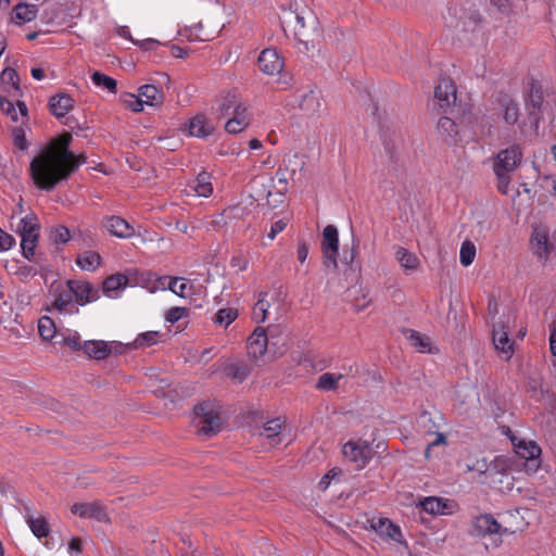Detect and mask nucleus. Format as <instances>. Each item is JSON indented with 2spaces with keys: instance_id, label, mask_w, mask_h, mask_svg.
<instances>
[{
  "instance_id": "obj_1",
  "label": "nucleus",
  "mask_w": 556,
  "mask_h": 556,
  "mask_svg": "<svg viewBox=\"0 0 556 556\" xmlns=\"http://www.w3.org/2000/svg\"><path fill=\"white\" fill-rule=\"evenodd\" d=\"M73 137L64 132L52 139L29 165V173L38 189L52 191L61 181L67 180L86 162L83 155L70 150Z\"/></svg>"
},
{
  "instance_id": "obj_2",
  "label": "nucleus",
  "mask_w": 556,
  "mask_h": 556,
  "mask_svg": "<svg viewBox=\"0 0 556 556\" xmlns=\"http://www.w3.org/2000/svg\"><path fill=\"white\" fill-rule=\"evenodd\" d=\"M523 101L530 127L538 135L545 115L556 108V87L531 77L526 85Z\"/></svg>"
},
{
  "instance_id": "obj_3",
  "label": "nucleus",
  "mask_w": 556,
  "mask_h": 556,
  "mask_svg": "<svg viewBox=\"0 0 556 556\" xmlns=\"http://www.w3.org/2000/svg\"><path fill=\"white\" fill-rule=\"evenodd\" d=\"M193 425L199 434L212 437L222 429L220 415L214 410L213 405L208 402L198 404L193 408Z\"/></svg>"
},
{
  "instance_id": "obj_4",
  "label": "nucleus",
  "mask_w": 556,
  "mask_h": 556,
  "mask_svg": "<svg viewBox=\"0 0 556 556\" xmlns=\"http://www.w3.org/2000/svg\"><path fill=\"white\" fill-rule=\"evenodd\" d=\"M40 226L35 215H26L17 225V233L21 237L22 253L28 261L35 260V248L39 239Z\"/></svg>"
},
{
  "instance_id": "obj_5",
  "label": "nucleus",
  "mask_w": 556,
  "mask_h": 556,
  "mask_svg": "<svg viewBox=\"0 0 556 556\" xmlns=\"http://www.w3.org/2000/svg\"><path fill=\"white\" fill-rule=\"evenodd\" d=\"M323 263L328 268L338 267L339 232L336 226L327 225L321 239Z\"/></svg>"
},
{
  "instance_id": "obj_6",
  "label": "nucleus",
  "mask_w": 556,
  "mask_h": 556,
  "mask_svg": "<svg viewBox=\"0 0 556 556\" xmlns=\"http://www.w3.org/2000/svg\"><path fill=\"white\" fill-rule=\"evenodd\" d=\"M342 453L358 470L365 468L372 457V450L366 441H348L342 447Z\"/></svg>"
},
{
  "instance_id": "obj_7",
  "label": "nucleus",
  "mask_w": 556,
  "mask_h": 556,
  "mask_svg": "<svg viewBox=\"0 0 556 556\" xmlns=\"http://www.w3.org/2000/svg\"><path fill=\"white\" fill-rule=\"evenodd\" d=\"M456 87L450 78H442L434 89V101L442 113H454Z\"/></svg>"
},
{
  "instance_id": "obj_8",
  "label": "nucleus",
  "mask_w": 556,
  "mask_h": 556,
  "mask_svg": "<svg viewBox=\"0 0 556 556\" xmlns=\"http://www.w3.org/2000/svg\"><path fill=\"white\" fill-rule=\"evenodd\" d=\"M522 161V150L519 144H513L501 150L493 164L494 172L511 173L519 167Z\"/></svg>"
},
{
  "instance_id": "obj_9",
  "label": "nucleus",
  "mask_w": 556,
  "mask_h": 556,
  "mask_svg": "<svg viewBox=\"0 0 556 556\" xmlns=\"http://www.w3.org/2000/svg\"><path fill=\"white\" fill-rule=\"evenodd\" d=\"M66 287L71 289L77 304L81 306L99 299V290L88 281L70 279L66 281Z\"/></svg>"
},
{
  "instance_id": "obj_10",
  "label": "nucleus",
  "mask_w": 556,
  "mask_h": 556,
  "mask_svg": "<svg viewBox=\"0 0 556 556\" xmlns=\"http://www.w3.org/2000/svg\"><path fill=\"white\" fill-rule=\"evenodd\" d=\"M71 511L80 518L96 519L99 522L110 520L105 507L100 502L75 503L71 507Z\"/></svg>"
},
{
  "instance_id": "obj_11",
  "label": "nucleus",
  "mask_w": 556,
  "mask_h": 556,
  "mask_svg": "<svg viewBox=\"0 0 556 556\" xmlns=\"http://www.w3.org/2000/svg\"><path fill=\"white\" fill-rule=\"evenodd\" d=\"M492 340L495 349L509 359L514 353V342L508 338V331L503 320L493 324Z\"/></svg>"
},
{
  "instance_id": "obj_12",
  "label": "nucleus",
  "mask_w": 556,
  "mask_h": 556,
  "mask_svg": "<svg viewBox=\"0 0 556 556\" xmlns=\"http://www.w3.org/2000/svg\"><path fill=\"white\" fill-rule=\"evenodd\" d=\"M285 428V420L279 417L274 418L265 422L258 435L264 438L269 446L274 447L282 442Z\"/></svg>"
},
{
  "instance_id": "obj_13",
  "label": "nucleus",
  "mask_w": 556,
  "mask_h": 556,
  "mask_svg": "<svg viewBox=\"0 0 556 556\" xmlns=\"http://www.w3.org/2000/svg\"><path fill=\"white\" fill-rule=\"evenodd\" d=\"M370 528L383 540L402 543L401 528L388 518L381 517L378 520H372Z\"/></svg>"
},
{
  "instance_id": "obj_14",
  "label": "nucleus",
  "mask_w": 556,
  "mask_h": 556,
  "mask_svg": "<svg viewBox=\"0 0 556 556\" xmlns=\"http://www.w3.org/2000/svg\"><path fill=\"white\" fill-rule=\"evenodd\" d=\"M257 66L264 74L275 75L281 72L283 62L276 50L265 49L258 55Z\"/></svg>"
},
{
  "instance_id": "obj_15",
  "label": "nucleus",
  "mask_w": 556,
  "mask_h": 556,
  "mask_svg": "<svg viewBox=\"0 0 556 556\" xmlns=\"http://www.w3.org/2000/svg\"><path fill=\"white\" fill-rule=\"evenodd\" d=\"M531 247L535 255L546 261L553 249L548 241V230L543 227H535L531 236Z\"/></svg>"
},
{
  "instance_id": "obj_16",
  "label": "nucleus",
  "mask_w": 556,
  "mask_h": 556,
  "mask_svg": "<svg viewBox=\"0 0 556 556\" xmlns=\"http://www.w3.org/2000/svg\"><path fill=\"white\" fill-rule=\"evenodd\" d=\"M473 533L478 536L501 533V525L490 514L480 515L472 521Z\"/></svg>"
},
{
  "instance_id": "obj_17",
  "label": "nucleus",
  "mask_w": 556,
  "mask_h": 556,
  "mask_svg": "<svg viewBox=\"0 0 556 556\" xmlns=\"http://www.w3.org/2000/svg\"><path fill=\"white\" fill-rule=\"evenodd\" d=\"M439 135L448 146H455L458 142L459 128L456 122L450 116H442L437 125Z\"/></svg>"
},
{
  "instance_id": "obj_18",
  "label": "nucleus",
  "mask_w": 556,
  "mask_h": 556,
  "mask_svg": "<svg viewBox=\"0 0 556 556\" xmlns=\"http://www.w3.org/2000/svg\"><path fill=\"white\" fill-rule=\"evenodd\" d=\"M268 337L266 330L257 327L248 339V353L254 358L263 356L266 352Z\"/></svg>"
},
{
  "instance_id": "obj_19",
  "label": "nucleus",
  "mask_w": 556,
  "mask_h": 556,
  "mask_svg": "<svg viewBox=\"0 0 556 556\" xmlns=\"http://www.w3.org/2000/svg\"><path fill=\"white\" fill-rule=\"evenodd\" d=\"M299 108L306 115H314L320 111L321 96L318 90L311 89L299 96Z\"/></svg>"
},
{
  "instance_id": "obj_20",
  "label": "nucleus",
  "mask_w": 556,
  "mask_h": 556,
  "mask_svg": "<svg viewBox=\"0 0 556 556\" xmlns=\"http://www.w3.org/2000/svg\"><path fill=\"white\" fill-rule=\"evenodd\" d=\"M104 227L112 236L118 238H129L134 235L132 226L119 216L108 217L104 220Z\"/></svg>"
},
{
  "instance_id": "obj_21",
  "label": "nucleus",
  "mask_w": 556,
  "mask_h": 556,
  "mask_svg": "<svg viewBox=\"0 0 556 556\" xmlns=\"http://www.w3.org/2000/svg\"><path fill=\"white\" fill-rule=\"evenodd\" d=\"M502 111V118L507 125H516L519 122V104L508 96H503L498 100Z\"/></svg>"
},
{
  "instance_id": "obj_22",
  "label": "nucleus",
  "mask_w": 556,
  "mask_h": 556,
  "mask_svg": "<svg viewBox=\"0 0 556 556\" xmlns=\"http://www.w3.org/2000/svg\"><path fill=\"white\" fill-rule=\"evenodd\" d=\"M74 106V100L70 94L60 93L50 98L49 108L50 112L56 117L65 116Z\"/></svg>"
},
{
  "instance_id": "obj_23",
  "label": "nucleus",
  "mask_w": 556,
  "mask_h": 556,
  "mask_svg": "<svg viewBox=\"0 0 556 556\" xmlns=\"http://www.w3.org/2000/svg\"><path fill=\"white\" fill-rule=\"evenodd\" d=\"M239 94L235 91H228L217 100L216 113L219 118L229 116L237 105L241 104Z\"/></svg>"
},
{
  "instance_id": "obj_24",
  "label": "nucleus",
  "mask_w": 556,
  "mask_h": 556,
  "mask_svg": "<svg viewBox=\"0 0 556 556\" xmlns=\"http://www.w3.org/2000/svg\"><path fill=\"white\" fill-rule=\"evenodd\" d=\"M83 351L89 357L100 361L111 354V346L105 341L90 340L84 342Z\"/></svg>"
},
{
  "instance_id": "obj_25",
  "label": "nucleus",
  "mask_w": 556,
  "mask_h": 556,
  "mask_svg": "<svg viewBox=\"0 0 556 556\" xmlns=\"http://www.w3.org/2000/svg\"><path fill=\"white\" fill-rule=\"evenodd\" d=\"M189 134L194 137L205 138L214 131V126L207 121L205 115L198 114L189 122Z\"/></svg>"
},
{
  "instance_id": "obj_26",
  "label": "nucleus",
  "mask_w": 556,
  "mask_h": 556,
  "mask_svg": "<svg viewBox=\"0 0 556 556\" xmlns=\"http://www.w3.org/2000/svg\"><path fill=\"white\" fill-rule=\"evenodd\" d=\"M513 444L516 453L527 460H535L542 453L541 447L533 441L519 440V442L516 443L515 440H513Z\"/></svg>"
},
{
  "instance_id": "obj_27",
  "label": "nucleus",
  "mask_w": 556,
  "mask_h": 556,
  "mask_svg": "<svg viewBox=\"0 0 556 556\" xmlns=\"http://www.w3.org/2000/svg\"><path fill=\"white\" fill-rule=\"evenodd\" d=\"M189 187L192 188L199 197L207 198L213 193L211 176L206 172L200 173Z\"/></svg>"
},
{
  "instance_id": "obj_28",
  "label": "nucleus",
  "mask_w": 556,
  "mask_h": 556,
  "mask_svg": "<svg viewBox=\"0 0 556 556\" xmlns=\"http://www.w3.org/2000/svg\"><path fill=\"white\" fill-rule=\"evenodd\" d=\"M395 257L400 265L407 271L416 270L420 264L417 255L403 247L397 248Z\"/></svg>"
},
{
  "instance_id": "obj_29",
  "label": "nucleus",
  "mask_w": 556,
  "mask_h": 556,
  "mask_svg": "<svg viewBox=\"0 0 556 556\" xmlns=\"http://www.w3.org/2000/svg\"><path fill=\"white\" fill-rule=\"evenodd\" d=\"M102 258L99 253L94 251H85L76 258V264L83 269L94 271L101 265Z\"/></svg>"
},
{
  "instance_id": "obj_30",
  "label": "nucleus",
  "mask_w": 556,
  "mask_h": 556,
  "mask_svg": "<svg viewBox=\"0 0 556 556\" xmlns=\"http://www.w3.org/2000/svg\"><path fill=\"white\" fill-rule=\"evenodd\" d=\"M14 16L18 21L17 23H28L34 21L38 15V8L36 4L30 3H18L13 9Z\"/></svg>"
},
{
  "instance_id": "obj_31",
  "label": "nucleus",
  "mask_w": 556,
  "mask_h": 556,
  "mask_svg": "<svg viewBox=\"0 0 556 556\" xmlns=\"http://www.w3.org/2000/svg\"><path fill=\"white\" fill-rule=\"evenodd\" d=\"M447 503H448L447 500L429 496V497H425L420 502V506L426 513H429L432 515H443V514H446Z\"/></svg>"
},
{
  "instance_id": "obj_32",
  "label": "nucleus",
  "mask_w": 556,
  "mask_h": 556,
  "mask_svg": "<svg viewBox=\"0 0 556 556\" xmlns=\"http://www.w3.org/2000/svg\"><path fill=\"white\" fill-rule=\"evenodd\" d=\"M73 302V293L71 289H63L62 287H58L54 290V300L52 302V306L59 311L60 313L66 312L67 306H70Z\"/></svg>"
},
{
  "instance_id": "obj_33",
  "label": "nucleus",
  "mask_w": 556,
  "mask_h": 556,
  "mask_svg": "<svg viewBox=\"0 0 556 556\" xmlns=\"http://www.w3.org/2000/svg\"><path fill=\"white\" fill-rule=\"evenodd\" d=\"M139 96L144 98L148 105H156L163 101V92L154 85H143L139 89Z\"/></svg>"
},
{
  "instance_id": "obj_34",
  "label": "nucleus",
  "mask_w": 556,
  "mask_h": 556,
  "mask_svg": "<svg viewBox=\"0 0 556 556\" xmlns=\"http://www.w3.org/2000/svg\"><path fill=\"white\" fill-rule=\"evenodd\" d=\"M128 278L123 274L111 275L104 279L102 283L103 293L112 296V292H116L122 287L127 286Z\"/></svg>"
},
{
  "instance_id": "obj_35",
  "label": "nucleus",
  "mask_w": 556,
  "mask_h": 556,
  "mask_svg": "<svg viewBox=\"0 0 556 556\" xmlns=\"http://www.w3.org/2000/svg\"><path fill=\"white\" fill-rule=\"evenodd\" d=\"M38 331H39L40 337L43 340L54 339L56 341V339H59L60 332L56 331V328H55V325H54V321L52 320V318H50L48 316H42L39 319Z\"/></svg>"
},
{
  "instance_id": "obj_36",
  "label": "nucleus",
  "mask_w": 556,
  "mask_h": 556,
  "mask_svg": "<svg viewBox=\"0 0 556 556\" xmlns=\"http://www.w3.org/2000/svg\"><path fill=\"white\" fill-rule=\"evenodd\" d=\"M343 377L342 374L325 372L319 376L316 388L323 391H334Z\"/></svg>"
},
{
  "instance_id": "obj_37",
  "label": "nucleus",
  "mask_w": 556,
  "mask_h": 556,
  "mask_svg": "<svg viewBox=\"0 0 556 556\" xmlns=\"http://www.w3.org/2000/svg\"><path fill=\"white\" fill-rule=\"evenodd\" d=\"M225 372L231 380L242 382L249 376L250 370L243 363H231L226 366Z\"/></svg>"
},
{
  "instance_id": "obj_38",
  "label": "nucleus",
  "mask_w": 556,
  "mask_h": 556,
  "mask_svg": "<svg viewBox=\"0 0 556 556\" xmlns=\"http://www.w3.org/2000/svg\"><path fill=\"white\" fill-rule=\"evenodd\" d=\"M55 344L66 345L74 351L83 350V344H80V337L78 332L66 330L65 332L59 333V339L54 341Z\"/></svg>"
},
{
  "instance_id": "obj_39",
  "label": "nucleus",
  "mask_w": 556,
  "mask_h": 556,
  "mask_svg": "<svg viewBox=\"0 0 556 556\" xmlns=\"http://www.w3.org/2000/svg\"><path fill=\"white\" fill-rule=\"evenodd\" d=\"M238 317V309L233 307L220 308L214 315V324L227 328Z\"/></svg>"
},
{
  "instance_id": "obj_40",
  "label": "nucleus",
  "mask_w": 556,
  "mask_h": 556,
  "mask_svg": "<svg viewBox=\"0 0 556 556\" xmlns=\"http://www.w3.org/2000/svg\"><path fill=\"white\" fill-rule=\"evenodd\" d=\"M407 339L419 352L426 353L431 351V341L429 337L424 336L416 330H408Z\"/></svg>"
},
{
  "instance_id": "obj_41",
  "label": "nucleus",
  "mask_w": 556,
  "mask_h": 556,
  "mask_svg": "<svg viewBox=\"0 0 556 556\" xmlns=\"http://www.w3.org/2000/svg\"><path fill=\"white\" fill-rule=\"evenodd\" d=\"M162 334L159 331H147L137 336L131 343L134 349L148 348L156 344Z\"/></svg>"
},
{
  "instance_id": "obj_42",
  "label": "nucleus",
  "mask_w": 556,
  "mask_h": 556,
  "mask_svg": "<svg viewBox=\"0 0 556 556\" xmlns=\"http://www.w3.org/2000/svg\"><path fill=\"white\" fill-rule=\"evenodd\" d=\"M91 80L97 87L105 89L112 93H115L117 90L116 80L105 74L100 73V72L92 73Z\"/></svg>"
},
{
  "instance_id": "obj_43",
  "label": "nucleus",
  "mask_w": 556,
  "mask_h": 556,
  "mask_svg": "<svg viewBox=\"0 0 556 556\" xmlns=\"http://www.w3.org/2000/svg\"><path fill=\"white\" fill-rule=\"evenodd\" d=\"M476 257V245L470 240H465L460 245L459 262L467 267L472 264Z\"/></svg>"
},
{
  "instance_id": "obj_44",
  "label": "nucleus",
  "mask_w": 556,
  "mask_h": 556,
  "mask_svg": "<svg viewBox=\"0 0 556 556\" xmlns=\"http://www.w3.org/2000/svg\"><path fill=\"white\" fill-rule=\"evenodd\" d=\"M27 523L31 530V532L38 538V539H41V538H45L49 534V525L48 522L46 521L45 518L42 517H39V518H34V517H30L28 520H27Z\"/></svg>"
},
{
  "instance_id": "obj_45",
  "label": "nucleus",
  "mask_w": 556,
  "mask_h": 556,
  "mask_svg": "<svg viewBox=\"0 0 556 556\" xmlns=\"http://www.w3.org/2000/svg\"><path fill=\"white\" fill-rule=\"evenodd\" d=\"M162 280H168V290L181 298L186 296V291L190 288L187 282L181 281L182 279L178 277L163 276Z\"/></svg>"
},
{
  "instance_id": "obj_46",
  "label": "nucleus",
  "mask_w": 556,
  "mask_h": 556,
  "mask_svg": "<svg viewBox=\"0 0 556 556\" xmlns=\"http://www.w3.org/2000/svg\"><path fill=\"white\" fill-rule=\"evenodd\" d=\"M268 307L269 303L264 298L258 299L252 308V319L255 323H264L266 320Z\"/></svg>"
},
{
  "instance_id": "obj_47",
  "label": "nucleus",
  "mask_w": 556,
  "mask_h": 556,
  "mask_svg": "<svg viewBox=\"0 0 556 556\" xmlns=\"http://www.w3.org/2000/svg\"><path fill=\"white\" fill-rule=\"evenodd\" d=\"M50 237L53 242L64 244L71 239L70 229L63 225H59L51 229Z\"/></svg>"
},
{
  "instance_id": "obj_48",
  "label": "nucleus",
  "mask_w": 556,
  "mask_h": 556,
  "mask_svg": "<svg viewBox=\"0 0 556 556\" xmlns=\"http://www.w3.org/2000/svg\"><path fill=\"white\" fill-rule=\"evenodd\" d=\"M358 244H359V240L353 238L352 239V249L351 250H343L341 258H340L342 264L349 265L351 267V269H353V270H355L353 268V263H354V260L356 257V250L358 248Z\"/></svg>"
},
{
  "instance_id": "obj_49",
  "label": "nucleus",
  "mask_w": 556,
  "mask_h": 556,
  "mask_svg": "<svg viewBox=\"0 0 556 556\" xmlns=\"http://www.w3.org/2000/svg\"><path fill=\"white\" fill-rule=\"evenodd\" d=\"M0 78L4 84H10L16 90L20 89V77L14 68L7 67L0 74Z\"/></svg>"
},
{
  "instance_id": "obj_50",
  "label": "nucleus",
  "mask_w": 556,
  "mask_h": 556,
  "mask_svg": "<svg viewBox=\"0 0 556 556\" xmlns=\"http://www.w3.org/2000/svg\"><path fill=\"white\" fill-rule=\"evenodd\" d=\"M496 179H497V190L502 194H508L509 191V185L511 181L510 173L506 172H494Z\"/></svg>"
},
{
  "instance_id": "obj_51",
  "label": "nucleus",
  "mask_w": 556,
  "mask_h": 556,
  "mask_svg": "<svg viewBox=\"0 0 556 556\" xmlns=\"http://www.w3.org/2000/svg\"><path fill=\"white\" fill-rule=\"evenodd\" d=\"M0 110L2 113L9 115L13 122H17V112L12 101L5 96L0 94Z\"/></svg>"
},
{
  "instance_id": "obj_52",
  "label": "nucleus",
  "mask_w": 556,
  "mask_h": 556,
  "mask_svg": "<svg viewBox=\"0 0 556 556\" xmlns=\"http://www.w3.org/2000/svg\"><path fill=\"white\" fill-rule=\"evenodd\" d=\"M13 143L16 148L24 151L28 148V141L26 139V135L23 128L15 127L12 130Z\"/></svg>"
},
{
  "instance_id": "obj_53",
  "label": "nucleus",
  "mask_w": 556,
  "mask_h": 556,
  "mask_svg": "<svg viewBox=\"0 0 556 556\" xmlns=\"http://www.w3.org/2000/svg\"><path fill=\"white\" fill-rule=\"evenodd\" d=\"M230 115L232 116L231 119H237L240 122L244 121L247 126L250 125L251 114L249 113L248 105L245 103L241 102V104L237 105Z\"/></svg>"
},
{
  "instance_id": "obj_54",
  "label": "nucleus",
  "mask_w": 556,
  "mask_h": 556,
  "mask_svg": "<svg viewBox=\"0 0 556 556\" xmlns=\"http://www.w3.org/2000/svg\"><path fill=\"white\" fill-rule=\"evenodd\" d=\"M187 315H188L187 308L175 306L167 311V313L165 315V319H166V321H168L170 324H175L178 320L187 317Z\"/></svg>"
},
{
  "instance_id": "obj_55",
  "label": "nucleus",
  "mask_w": 556,
  "mask_h": 556,
  "mask_svg": "<svg viewBox=\"0 0 556 556\" xmlns=\"http://www.w3.org/2000/svg\"><path fill=\"white\" fill-rule=\"evenodd\" d=\"M248 126L244 121H237L229 118L225 124V130L228 134H239L244 130Z\"/></svg>"
},
{
  "instance_id": "obj_56",
  "label": "nucleus",
  "mask_w": 556,
  "mask_h": 556,
  "mask_svg": "<svg viewBox=\"0 0 556 556\" xmlns=\"http://www.w3.org/2000/svg\"><path fill=\"white\" fill-rule=\"evenodd\" d=\"M15 275L18 276L21 279H28L37 275V269L34 266L20 265L15 270Z\"/></svg>"
},
{
  "instance_id": "obj_57",
  "label": "nucleus",
  "mask_w": 556,
  "mask_h": 556,
  "mask_svg": "<svg viewBox=\"0 0 556 556\" xmlns=\"http://www.w3.org/2000/svg\"><path fill=\"white\" fill-rule=\"evenodd\" d=\"M15 244V238L0 228V251L10 250Z\"/></svg>"
},
{
  "instance_id": "obj_58",
  "label": "nucleus",
  "mask_w": 556,
  "mask_h": 556,
  "mask_svg": "<svg viewBox=\"0 0 556 556\" xmlns=\"http://www.w3.org/2000/svg\"><path fill=\"white\" fill-rule=\"evenodd\" d=\"M248 265V260L242 255H233L230 260V266L241 271L245 270Z\"/></svg>"
},
{
  "instance_id": "obj_59",
  "label": "nucleus",
  "mask_w": 556,
  "mask_h": 556,
  "mask_svg": "<svg viewBox=\"0 0 556 556\" xmlns=\"http://www.w3.org/2000/svg\"><path fill=\"white\" fill-rule=\"evenodd\" d=\"M287 226V223L282 219L276 220L271 224L270 232L268 233V237L270 240H274L278 233L285 230Z\"/></svg>"
},
{
  "instance_id": "obj_60",
  "label": "nucleus",
  "mask_w": 556,
  "mask_h": 556,
  "mask_svg": "<svg viewBox=\"0 0 556 556\" xmlns=\"http://www.w3.org/2000/svg\"><path fill=\"white\" fill-rule=\"evenodd\" d=\"M130 101L128 102L130 109L134 112H141L143 110L144 101L141 99V97H136L135 94H129Z\"/></svg>"
},
{
  "instance_id": "obj_61",
  "label": "nucleus",
  "mask_w": 556,
  "mask_h": 556,
  "mask_svg": "<svg viewBox=\"0 0 556 556\" xmlns=\"http://www.w3.org/2000/svg\"><path fill=\"white\" fill-rule=\"evenodd\" d=\"M446 443V437L443 434V433H438L437 434V439L429 443L426 451H425V456L426 458H429L430 457V451L437 446V445H440V444H445Z\"/></svg>"
},
{
  "instance_id": "obj_62",
  "label": "nucleus",
  "mask_w": 556,
  "mask_h": 556,
  "mask_svg": "<svg viewBox=\"0 0 556 556\" xmlns=\"http://www.w3.org/2000/svg\"><path fill=\"white\" fill-rule=\"evenodd\" d=\"M308 255V245L305 241L299 242L296 256L300 263H304Z\"/></svg>"
},
{
  "instance_id": "obj_63",
  "label": "nucleus",
  "mask_w": 556,
  "mask_h": 556,
  "mask_svg": "<svg viewBox=\"0 0 556 556\" xmlns=\"http://www.w3.org/2000/svg\"><path fill=\"white\" fill-rule=\"evenodd\" d=\"M491 3L498 9L502 13H508L511 9L510 0H490Z\"/></svg>"
},
{
  "instance_id": "obj_64",
  "label": "nucleus",
  "mask_w": 556,
  "mask_h": 556,
  "mask_svg": "<svg viewBox=\"0 0 556 556\" xmlns=\"http://www.w3.org/2000/svg\"><path fill=\"white\" fill-rule=\"evenodd\" d=\"M136 45H138L144 51H150L159 45V41L152 38H148L141 41L137 40Z\"/></svg>"
}]
</instances>
